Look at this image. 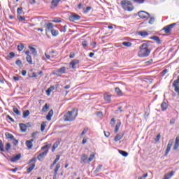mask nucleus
Wrapping results in <instances>:
<instances>
[{
	"label": "nucleus",
	"mask_w": 179,
	"mask_h": 179,
	"mask_svg": "<svg viewBox=\"0 0 179 179\" xmlns=\"http://www.w3.org/2000/svg\"><path fill=\"white\" fill-rule=\"evenodd\" d=\"M150 54V49H149V45L148 43H143L140 46V51L138 52V57L145 58L149 57Z\"/></svg>",
	"instance_id": "1"
},
{
	"label": "nucleus",
	"mask_w": 179,
	"mask_h": 179,
	"mask_svg": "<svg viewBox=\"0 0 179 179\" xmlns=\"http://www.w3.org/2000/svg\"><path fill=\"white\" fill-rule=\"evenodd\" d=\"M78 116V110L76 109H73L71 111L67 112L64 115V121H73Z\"/></svg>",
	"instance_id": "2"
},
{
	"label": "nucleus",
	"mask_w": 179,
	"mask_h": 179,
	"mask_svg": "<svg viewBox=\"0 0 179 179\" xmlns=\"http://www.w3.org/2000/svg\"><path fill=\"white\" fill-rule=\"evenodd\" d=\"M120 5L122 9H124V10H127V12H132V10L134 9V5L129 0H122L120 2Z\"/></svg>",
	"instance_id": "3"
},
{
	"label": "nucleus",
	"mask_w": 179,
	"mask_h": 179,
	"mask_svg": "<svg viewBox=\"0 0 179 179\" xmlns=\"http://www.w3.org/2000/svg\"><path fill=\"white\" fill-rule=\"evenodd\" d=\"M42 150H44L46 149L43 152H41L39 154L37 157L38 160H41L44 157L47 156V154L48 153V149H50V145H45V146H43L41 148Z\"/></svg>",
	"instance_id": "4"
},
{
	"label": "nucleus",
	"mask_w": 179,
	"mask_h": 179,
	"mask_svg": "<svg viewBox=\"0 0 179 179\" xmlns=\"http://www.w3.org/2000/svg\"><path fill=\"white\" fill-rule=\"evenodd\" d=\"M37 160V159L36 157L31 159L29 164L32 163L31 164L29 165V167L28 169H27V172L28 174H30V173H31V171H33V170H34V167H36V161Z\"/></svg>",
	"instance_id": "5"
},
{
	"label": "nucleus",
	"mask_w": 179,
	"mask_h": 179,
	"mask_svg": "<svg viewBox=\"0 0 179 179\" xmlns=\"http://www.w3.org/2000/svg\"><path fill=\"white\" fill-rule=\"evenodd\" d=\"M177 24L176 23H173V24H171L169 25H167L166 27H164L162 30L164 31V32L166 34H169V33H171V30L173 29V28L174 27V26H176Z\"/></svg>",
	"instance_id": "6"
},
{
	"label": "nucleus",
	"mask_w": 179,
	"mask_h": 179,
	"mask_svg": "<svg viewBox=\"0 0 179 179\" xmlns=\"http://www.w3.org/2000/svg\"><path fill=\"white\" fill-rule=\"evenodd\" d=\"M138 15L139 16V17H141V19H149V17H150V14H149V13L146 12V11H139L138 13Z\"/></svg>",
	"instance_id": "7"
},
{
	"label": "nucleus",
	"mask_w": 179,
	"mask_h": 179,
	"mask_svg": "<svg viewBox=\"0 0 179 179\" xmlns=\"http://www.w3.org/2000/svg\"><path fill=\"white\" fill-rule=\"evenodd\" d=\"M69 19L71 22H76L80 20V16L76 13H73L69 16Z\"/></svg>",
	"instance_id": "8"
},
{
	"label": "nucleus",
	"mask_w": 179,
	"mask_h": 179,
	"mask_svg": "<svg viewBox=\"0 0 179 179\" xmlns=\"http://www.w3.org/2000/svg\"><path fill=\"white\" fill-rule=\"evenodd\" d=\"M173 143H174V140L171 139V140L169 141L167 148H166V152H165V156H167V155H169V152L171 150V146H173Z\"/></svg>",
	"instance_id": "9"
},
{
	"label": "nucleus",
	"mask_w": 179,
	"mask_h": 179,
	"mask_svg": "<svg viewBox=\"0 0 179 179\" xmlns=\"http://www.w3.org/2000/svg\"><path fill=\"white\" fill-rule=\"evenodd\" d=\"M45 26H46V29H45L46 33L52 31V30L54 29V25L51 22L45 24Z\"/></svg>",
	"instance_id": "10"
},
{
	"label": "nucleus",
	"mask_w": 179,
	"mask_h": 179,
	"mask_svg": "<svg viewBox=\"0 0 179 179\" xmlns=\"http://www.w3.org/2000/svg\"><path fill=\"white\" fill-rule=\"evenodd\" d=\"M59 2H61V0H52L51 2V9H54L55 8H57V6H58V3H59Z\"/></svg>",
	"instance_id": "11"
},
{
	"label": "nucleus",
	"mask_w": 179,
	"mask_h": 179,
	"mask_svg": "<svg viewBox=\"0 0 179 179\" xmlns=\"http://www.w3.org/2000/svg\"><path fill=\"white\" fill-rule=\"evenodd\" d=\"M176 172H174V171H171V172L165 174L164 176V178L163 179H170L171 178V177H173L174 176Z\"/></svg>",
	"instance_id": "12"
},
{
	"label": "nucleus",
	"mask_w": 179,
	"mask_h": 179,
	"mask_svg": "<svg viewBox=\"0 0 179 179\" xmlns=\"http://www.w3.org/2000/svg\"><path fill=\"white\" fill-rule=\"evenodd\" d=\"M61 169V164H57L55 169L54 170V179L57 177V174H58V171Z\"/></svg>",
	"instance_id": "13"
},
{
	"label": "nucleus",
	"mask_w": 179,
	"mask_h": 179,
	"mask_svg": "<svg viewBox=\"0 0 179 179\" xmlns=\"http://www.w3.org/2000/svg\"><path fill=\"white\" fill-rule=\"evenodd\" d=\"M19 125L21 132H26L27 131V126L26 124L20 123Z\"/></svg>",
	"instance_id": "14"
},
{
	"label": "nucleus",
	"mask_w": 179,
	"mask_h": 179,
	"mask_svg": "<svg viewBox=\"0 0 179 179\" xmlns=\"http://www.w3.org/2000/svg\"><path fill=\"white\" fill-rule=\"evenodd\" d=\"M20 157H22V155L20 154H18L16 156L12 157L10 159V162H12V163H15V162H17V160H20Z\"/></svg>",
	"instance_id": "15"
},
{
	"label": "nucleus",
	"mask_w": 179,
	"mask_h": 179,
	"mask_svg": "<svg viewBox=\"0 0 179 179\" xmlns=\"http://www.w3.org/2000/svg\"><path fill=\"white\" fill-rule=\"evenodd\" d=\"M138 36H141V37H146L149 36V34L146 31H139L137 32Z\"/></svg>",
	"instance_id": "16"
},
{
	"label": "nucleus",
	"mask_w": 179,
	"mask_h": 179,
	"mask_svg": "<svg viewBox=\"0 0 179 179\" xmlns=\"http://www.w3.org/2000/svg\"><path fill=\"white\" fill-rule=\"evenodd\" d=\"M52 115H54V110H52V109L48 112V115H46V120L48 121H51V117H52Z\"/></svg>",
	"instance_id": "17"
},
{
	"label": "nucleus",
	"mask_w": 179,
	"mask_h": 179,
	"mask_svg": "<svg viewBox=\"0 0 179 179\" xmlns=\"http://www.w3.org/2000/svg\"><path fill=\"white\" fill-rule=\"evenodd\" d=\"M78 64H79V60H73L71 63H70V66L73 69H75L76 68V65H78Z\"/></svg>",
	"instance_id": "18"
},
{
	"label": "nucleus",
	"mask_w": 179,
	"mask_h": 179,
	"mask_svg": "<svg viewBox=\"0 0 179 179\" xmlns=\"http://www.w3.org/2000/svg\"><path fill=\"white\" fill-rule=\"evenodd\" d=\"M178 146H179V136H177L176 138L175 144L173 146V150H177V149H178Z\"/></svg>",
	"instance_id": "19"
},
{
	"label": "nucleus",
	"mask_w": 179,
	"mask_h": 179,
	"mask_svg": "<svg viewBox=\"0 0 179 179\" xmlns=\"http://www.w3.org/2000/svg\"><path fill=\"white\" fill-rule=\"evenodd\" d=\"M151 40H154V41H156L157 44H162V41L160 40V38H159L157 36H154L152 37H150Z\"/></svg>",
	"instance_id": "20"
},
{
	"label": "nucleus",
	"mask_w": 179,
	"mask_h": 179,
	"mask_svg": "<svg viewBox=\"0 0 179 179\" xmlns=\"http://www.w3.org/2000/svg\"><path fill=\"white\" fill-rule=\"evenodd\" d=\"M60 159V156L59 155H56V158L55 159V161L53 162L52 164L50 165V169H52V168L54 167V166H55V164H57V163H58V161Z\"/></svg>",
	"instance_id": "21"
},
{
	"label": "nucleus",
	"mask_w": 179,
	"mask_h": 179,
	"mask_svg": "<svg viewBox=\"0 0 179 179\" xmlns=\"http://www.w3.org/2000/svg\"><path fill=\"white\" fill-rule=\"evenodd\" d=\"M104 100L106 103H111V95L105 94H104Z\"/></svg>",
	"instance_id": "22"
},
{
	"label": "nucleus",
	"mask_w": 179,
	"mask_h": 179,
	"mask_svg": "<svg viewBox=\"0 0 179 179\" xmlns=\"http://www.w3.org/2000/svg\"><path fill=\"white\" fill-rule=\"evenodd\" d=\"M28 48H29V50H31L33 55L34 57H37V50H36V48H33L31 46H29Z\"/></svg>",
	"instance_id": "23"
},
{
	"label": "nucleus",
	"mask_w": 179,
	"mask_h": 179,
	"mask_svg": "<svg viewBox=\"0 0 179 179\" xmlns=\"http://www.w3.org/2000/svg\"><path fill=\"white\" fill-rule=\"evenodd\" d=\"M123 137H124V134H117L115 137V141L118 142V141H121V139H122Z\"/></svg>",
	"instance_id": "24"
},
{
	"label": "nucleus",
	"mask_w": 179,
	"mask_h": 179,
	"mask_svg": "<svg viewBox=\"0 0 179 179\" xmlns=\"http://www.w3.org/2000/svg\"><path fill=\"white\" fill-rule=\"evenodd\" d=\"M167 103H166V101L162 102V103L161 104L162 111H165V110H167Z\"/></svg>",
	"instance_id": "25"
},
{
	"label": "nucleus",
	"mask_w": 179,
	"mask_h": 179,
	"mask_svg": "<svg viewBox=\"0 0 179 179\" xmlns=\"http://www.w3.org/2000/svg\"><path fill=\"white\" fill-rule=\"evenodd\" d=\"M55 89L54 86H51L50 87H49L47 90H46V94L47 96H50V94H51V92H53Z\"/></svg>",
	"instance_id": "26"
},
{
	"label": "nucleus",
	"mask_w": 179,
	"mask_h": 179,
	"mask_svg": "<svg viewBox=\"0 0 179 179\" xmlns=\"http://www.w3.org/2000/svg\"><path fill=\"white\" fill-rule=\"evenodd\" d=\"M45 127H47V122H43L41 124V132H44V129H45Z\"/></svg>",
	"instance_id": "27"
},
{
	"label": "nucleus",
	"mask_w": 179,
	"mask_h": 179,
	"mask_svg": "<svg viewBox=\"0 0 179 179\" xmlns=\"http://www.w3.org/2000/svg\"><path fill=\"white\" fill-rule=\"evenodd\" d=\"M29 115H30V111H29V110L24 111L22 113L23 118H27V117H29Z\"/></svg>",
	"instance_id": "28"
},
{
	"label": "nucleus",
	"mask_w": 179,
	"mask_h": 179,
	"mask_svg": "<svg viewBox=\"0 0 179 179\" xmlns=\"http://www.w3.org/2000/svg\"><path fill=\"white\" fill-rule=\"evenodd\" d=\"M59 145V142L56 141L54 144L52 148V152H55V149H57V148H58V146Z\"/></svg>",
	"instance_id": "29"
},
{
	"label": "nucleus",
	"mask_w": 179,
	"mask_h": 179,
	"mask_svg": "<svg viewBox=\"0 0 179 179\" xmlns=\"http://www.w3.org/2000/svg\"><path fill=\"white\" fill-rule=\"evenodd\" d=\"M5 136L7 139H13L15 137L10 133L6 132L5 133Z\"/></svg>",
	"instance_id": "30"
},
{
	"label": "nucleus",
	"mask_w": 179,
	"mask_h": 179,
	"mask_svg": "<svg viewBox=\"0 0 179 179\" xmlns=\"http://www.w3.org/2000/svg\"><path fill=\"white\" fill-rule=\"evenodd\" d=\"M25 145L27 146V148H28V149H31V148H33V143L27 141L25 143Z\"/></svg>",
	"instance_id": "31"
},
{
	"label": "nucleus",
	"mask_w": 179,
	"mask_h": 179,
	"mask_svg": "<svg viewBox=\"0 0 179 179\" xmlns=\"http://www.w3.org/2000/svg\"><path fill=\"white\" fill-rule=\"evenodd\" d=\"M115 92L118 96H122V91L120 90V87H116L115 89Z\"/></svg>",
	"instance_id": "32"
},
{
	"label": "nucleus",
	"mask_w": 179,
	"mask_h": 179,
	"mask_svg": "<svg viewBox=\"0 0 179 179\" xmlns=\"http://www.w3.org/2000/svg\"><path fill=\"white\" fill-rule=\"evenodd\" d=\"M103 167V165L99 164L98 166L96 168L94 173L95 174H97V173H99L101 171V168Z\"/></svg>",
	"instance_id": "33"
},
{
	"label": "nucleus",
	"mask_w": 179,
	"mask_h": 179,
	"mask_svg": "<svg viewBox=\"0 0 179 179\" xmlns=\"http://www.w3.org/2000/svg\"><path fill=\"white\" fill-rule=\"evenodd\" d=\"M27 62H29V64L30 65H33V60L31 59V55L27 56Z\"/></svg>",
	"instance_id": "34"
},
{
	"label": "nucleus",
	"mask_w": 179,
	"mask_h": 179,
	"mask_svg": "<svg viewBox=\"0 0 179 179\" xmlns=\"http://www.w3.org/2000/svg\"><path fill=\"white\" fill-rule=\"evenodd\" d=\"M80 159H81V163H85V162L87 160V155H86V154H83Z\"/></svg>",
	"instance_id": "35"
},
{
	"label": "nucleus",
	"mask_w": 179,
	"mask_h": 179,
	"mask_svg": "<svg viewBox=\"0 0 179 179\" xmlns=\"http://www.w3.org/2000/svg\"><path fill=\"white\" fill-rule=\"evenodd\" d=\"M48 108H50V106L48 104H45L41 110L42 113H47Z\"/></svg>",
	"instance_id": "36"
},
{
	"label": "nucleus",
	"mask_w": 179,
	"mask_h": 179,
	"mask_svg": "<svg viewBox=\"0 0 179 179\" xmlns=\"http://www.w3.org/2000/svg\"><path fill=\"white\" fill-rule=\"evenodd\" d=\"M119 153L122 155V156H124V157H127V156H128V152H127L126 151L120 150Z\"/></svg>",
	"instance_id": "37"
},
{
	"label": "nucleus",
	"mask_w": 179,
	"mask_h": 179,
	"mask_svg": "<svg viewBox=\"0 0 179 179\" xmlns=\"http://www.w3.org/2000/svg\"><path fill=\"white\" fill-rule=\"evenodd\" d=\"M17 12L18 15H24V13L23 12V8L22 7H20L17 8Z\"/></svg>",
	"instance_id": "38"
},
{
	"label": "nucleus",
	"mask_w": 179,
	"mask_h": 179,
	"mask_svg": "<svg viewBox=\"0 0 179 179\" xmlns=\"http://www.w3.org/2000/svg\"><path fill=\"white\" fill-rule=\"evenodd\" d=\"M23 48H24V45H23V43H21L17 45L18 51H23Z\"/></svg>",
	"instance_id": "39"
},
{
	"label": "nucleus",
	"mask_w": 179,
	"mask_h": 179,
	"mask_svg": "<svg viewBox=\"0 0 179 179\" xmlns=\"http://www.w3.org/2000/svg\"><path fill=\"white\" fill-rule=\"evenodd\" d=\"M13 111L16 115H20V111L17 108H13Z\"/></svg>",
	"instance_id": "40"
},
{
	"label": "nucleus",
	"mask_w": 179,
	"mask_h": 179,
	"mask_svg": "<svg viewBox=\"0 0 179 179\" xmlns=\"http://www.w3.org/2000/svg\"><path fill=\"white\" fill-rule=\"evenodd\" d=\"M12 148V145H10V143H7L6 144V150L7 151V152H8V150H10V148Z\"/></svg>",
	"instance_id": "41"
},
{
	"label": "nucleus",
	"mask_w": 179,
	"mask_h": 179,
	"mask_svg": "<svg viewBox=\"0 0 179 179\" xmlns=\"http://www.w3.org/2000/svg\"><path fill=\"white\" fill-rule=\"evenodd\" d=\"M122 45H124V47H131L132 43L131 42H123Z\"/></svg>",
	"instance_id": "42"
},
{
	"label": "nucleus",
	"mask_w": 179,
	"mask_h": 179,
	"mask_svg": "<svg viewBox=\"0 0 179 179\" xmlns=\"http://www.w3.org/2000/svg\"><path fill=\"white\" fill-rule=\"evenodd\" d=\"M65 71H66V69L63 66L58 70V72H59V73H65Z\"/></svg>",
	"instance_id": "43"
},
{
	"label": "nucleus",
	"mask_w": 179,
	"mask_h": 179,
	"mask_svg": "<svg viewBox=\"0 0 179 179\" xmlns=\"http://www.w3.org/2000/svg\"><path fill=\"white\" fill-rule=\"evenodd\" d=\"M94 159V154H91L90 158L87 159V163H90Z\"/></svg>",
	"instance_id": "44"
},
{
	"label": "nucleus",
	"mask_w": 179,
	"mask_h": 179,
	"mask_svg": "<svg viewBox=\"0 0 179 179\" xmlns=\"http://www.w3.org/2000/svg\"><path fill=\"white\" fill-rule=\"evenodd\" d=\"M120 127H121V122H118V123L116 124L115 129V132H117V131H119Z\"/></svg>",
	"instance_id": "45"
},
{
	"label": "nucleus",
	"mask_w": 179,
	"mask_h": 179,
	"mask_svg": "<svg viewBox=\"0 0 179 179\" xmlns=\"http://www.w3.org/2000/svg\"><path fill=\"white\" fill-rule=\"evenodd\" d=\"M0 150L1 152H5V149H3V143H2V141L0 140Z\"/></svg>",
	"instance_id": "46"
},
{
	"label": "nucleus",
	"mask_w": 179,
	"mask_h": 179,
	"mask_svg": "<svg viewBox=\"0 0 179 179\" xmlns=\"http://www.w3.org/2000/svg\"><path fill=\"white\" fill-rule=\"evenodd\" d=\"M51 33L52 36H58V31L57 30L53 29L51 31Z\"/></svg>",
	"instance_id": "47"
},
{
	"label": "nucleus",
	"mask_w": 179,
	"mask_h": 179,
	"mask_svg": "<svg viewBox=\"0 0 179 179\" xmlns=\"http://www.w3.org/2000/svg\"><path fill=\"white\" fill-rule=\"evenodd\" d=\"M122 111H124V110H122V106H119L117 108V110H116L117 114L120 113H122Z\"/></svg>",
	"instance_id": "48"
},
{
	"label": "nucleus",
	"mask_w": 179,
	"mask_h": 179,
	"mask_svg": "<svg viewBox=\"0 0 179 179\" xmlns=\"http://www.w3.org/2000/svg\"><path fill=\"white\" fill-rule=\"evenodd\" d=\"M13 144L14 145V146H17V145L19 144V141L16 140L15 138H13Z\"/></svg>",
	"instance_id": "49"
},
{
	"label": "nucleus",
	"mask_w": 179,
	"mask_h": 179,
	"mask_svg": "<svg viewBox=\"0 0 179 179\" xmlns=\"http://www.w3.org/2000/svg\"><path fill=\"white\" fill-rule=\"evenodd\" d=\"M17 17L18 20H22V21L26 20V17H22V16L20 15H17Z\"/></svg>",
	"instance_id": "50"
},
{
	"label": "nucleus",
	"mask_w": 179,
	"mask_h": 179,
	"mask_svg": "<svg viewBox=\"0 0 179 179\" xmlns=\"http://www.w3.org/2000/svg\"><path fill=\"white\" fill-rule=\"evenodd\" d=\"M148 23H149L150 24H153V23H155V17H151L150 18V20H149Z\"/></svg>",
	"instance_id": "51"
},
{
	"label": "nucleus",
	"mask_w": 179,
	"mask_h": 179,
	"mask_svg": "<svg viewBox=\"0 0 179 179\" xmlns=\"http://www.w3.org/2000/svg\"><path fill=\"white\" fill-rule=\"evenodd\" d=\"M160 138H162V136L159 134L155 138V142H159V141H160Z\"/></svg>",
	"instance_id": "52"
},
{
	"label": "nucleus",
	"mask_w": 179,
	"mask_h": 179,
	"mask_svg": "<svg viewBox=\"0 0 179 179\" xmlns=\"http://www.w3.org/2000/svg\"><path fill=\"white\" fill-rule=\"evenodd\" d=\"M8 57V58H13V57H15V52H10Z\"/></svg>",
	"instance_id": "53"
},
{
	"label": "nucleus",
	"mask_w": 179,
	"mask_h": 179,
	"mask_svg": "<svg viewBox=\"0 0 179 179\" xmlns=\"http://www.w3.org/2000/svg\"><path fill=\"white\" fill-rule=\"evenodd\" d=\"M134 1L137 3H143V2H145V0H134Z\"/></svg>",
	"instance_id": "54"
},
{
	"label": "nucleus",
	"mask_w": 179,
	"mask_h": 179,
	"mask_svg": "<svg viewBox=\"0 0 179 179\" xmlns=\"http://www.w3.org/2000/svg\"><path fill=\"white\" fill-rule=\"evenodd\" d=\"M110 124H111L112 127H114V125L115 124V119L112 118Z\"/></svg>",
	"instance_id": "55"
},
{
	"label": "nucleus",
	"mask_w": 179,
	"mask_h": 179,
	"mask_svg": "<svg viewBox=\"0 0 179 179\" xmlns=\"http://www.w3.org/2000/svg\"><path fill=\"white\" fill-rule=\"evenodd\" d=\"M52 22L54 23H61V20L57 18H55V20H53Z\"/></svg>",
	"instance_id": "56"
},
{
	"label": "nucleus",
	"mask_w": 179,
	"mask_h": 179,
	"mask_svg": "<svg viewBox=\"0 0 179 179\" xmlns=\"http://www.w3.org/2000/svg\"><path fill=\"white\" fill-rule=\"evenodd\" d=\"M15 64H16V65H18V66H20L22 65V61H20V60H17V61L15 62Z\"/></svg>",
	"instance_id": "57"
},
{
	"label": "nucleus",
	"mask_w": 179,
	"mask_h": 179,
	"mask_svg": "<svg viewBox=\"0 0 179 179\" xmlns=\"http://www.w3.org/2000/svg\"><path fill=\"white\" fill-rule=\"evenodd\" d=\"M90 9H92V7H90V6L87 7L85 10V13H87V12H89L90 10Z\"/></svg>",
	"instance_id": "58"
},
{
	"label": "nucleus",
	"mask_w": 179,
	"mask_h": 179,
	"mask_svg": "<svg viewBox=\"0 0 179 179\" xmlns=\"http://www.w3.org/2000/svg\"><path fill=\"white\" fill-rule=\"evenodd\" d=\"M45 57H46L47 59H50L51 56L50 55L47 54V52H45Z\"/></svg>",
	"instance_id": "59"
},
{
	"label": "nucleus",
	"mask_w": 179,
	"mask_h": 179,
	"mask_svg": "<svg viewBox=\"0 0 179 179\" xmlns=\"http://www.w3.org/2000/svg\"><path fill=\"white\" fill-rule=\"evenodd\" d=\"M21 73H22V76H26L27 71H26V70H22Z\"/></svg>",
	"instance_id": "60"
},
{
	"label": "nucleus",
	"mask_w": 179,
	"mask_h": 179,
	"mask_svg": "<svg viewBox=\"0 0 179 179\" xmlns=\"http://www.w3.org/2000/svg\"><path fill=\"white\" fill-rule=\"evenodd\" d=\"M87 132V129H84V130L82 131L81 135L83 136Z\"/></svg>",
	"instance_id": "61"
},
{
	"label": "nucleus",
	"mask_w": 179,
	"mask_h": 179,
	"mask_svg": "<svg viewBox=\"0 0 179 179\" xmlns=\"http://www.w3.org/2000/svg\"><path fill=\"white\" fill-rule=\"evenodd\" d=\"M29 78H36L37 77V74H36V73H32L31 76H29Z\"/></svg>",
	"instance_id": "62"
},
{
	"label": "nucleus",
	"mask_w": 179,
	"mask_h": 179,
	"mask_svg": "<svg viewBox=\"0 0 179 179\" xmlns=\"http://www.w3.org/2000/svg\"><path fill=\"white\" fill-rule=\"evenodd\" d=\"M104 135L106 138H108V136H110V132L104 131Z\"/></svg>",
	"instance_id": "63"
},
{
	"label": "nucleus",
	"mask_w": 179,
	"mask_h": 179,
	"mask_svg": "<svg viewBox=\"0 0 179 179\" xmlns=\"http://www.w3.org/2000/svg\"><path fill=\"white\" fill-rule=\"evenodd\" d=\"M83 47H87V41H83Z\"/></svg>",
	"instance_id": "64"
}]
</instances>
